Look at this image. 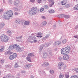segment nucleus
Here are the masks:
<instances>
[{"label": "nucleus", "instance_id": "052dcab7", "mask_svg": "<svg viewBox=\"0 0 78 78\" xmlns=\"http://www.w3.org/2000/svg\"><path fill=\"white\" fill-rule=\"evenodd\" d=\"M6 0H3V3H6Z\"/></svg>", "mask_w": 78, "mask_h": 78}, {"label": "nucleus", "instance_id": "e433bc0d", "mask_svg": "<svg viewBox=\"0 0 78 78\" xmlns=\"http://www.w3.org/2000/svg\"><path fill=\"white\" fill-rule=\"evenodd\" d=\"M6 33L7 34H11L12 33V32L10 30H8Z\"/></svg>", "mask_w": 78, "mask_h": 78}, {"label": "nucleus", "instance_id": "49530a36", "mask_svg": "<svg viewBox=\"0 0 78 78\" xmlns=\"http://www.w3.org/2000/svg\"><path fill=\"white\" fill-rule=\"evenodd\" d=\"M42 49H43V47L42 46H41L40 47L39 50H40V51L42 50Z\"/></svg>", "mask_w": 78, "mask_h": 78}, {"label": "nucleus", "instance_id": "e2e57ef3", "mask_svg": "<svg viewBox=\"0 0 78 78\" xmlns=\"http://www.w3.org/2000/svg\"><path fill=\"white\" fill-rule=\"evenodd\" d=\"M15 14L16 16H17V15H18V13H17V12H15Z\"/></svg>", "mask_w": 78, "mask_h": 78}, {"label": "nucleus", "instance_id": "6ab92c4d", "mask_svg": "<svg viewBox=\"0 0 78 78\" xmlns=\"http://www.w3.org/2000/svg\"><path fill=\"white\" fill-rule=\"evenodd\" d=\"M48 12H49V13H50V14H52L53 13H55V10L51 9L49 10L48 11Z\"/></svg>", "mask_w": 78, "mask_h": 78}, {"label": "nucleus", "instance_id": "c756f323", "mask_svg": "<svg viewBox=\"0 0 78 78\" xmlns=\"http://www.w3.org/2000/svg\"><path fill=\"white\" fill-rule=\"evenodd\" d=\"M64 65L63 62H59L58 64V66H62Z\"/></svg>", "mask_w": 78, "mask_h": 78}, {"label": "nucleus", "instance_id": "f3484780", "mask_svg": "<svg viewBox=\"0 0 78 78\" xmlns=\"http://www.w3.org/2000/svg\"><path fill=\"white\" fill-rule=\"evenodd\" d=\"M15 22L18 24H20V20L19 19H16L15 20Z\"/></svg>", "mask_w": 78, "mask_h": 78}, {"label": "nucleus", "instance_id": "f704fd0d", "mask_svg": "<svg viewBox=\"0 0 78 78\" xmlns=\"http://www.w3.org/2000/svg\"><path fill=\"white\" fill-rule=\"evenodd\" d=\"M44 64L45 65V66H48L49 65V63L48 62H44Z\"/></svg>", "mask_w": 78, "mask_h": 78}, {"label": "nucleus", "instance_id": "774afa93", "mask_svg": "<svg viewBox=\"0 0 78 78\" xmlns=\"http://www.w3.org/2000/svg\"><path fill=\"white\" fill-rule=\"evenodd\" d=\"M53 28L55 29V28H56V26L55 25H54L53 26Z\"/></svg>", "mask_w": 78, "mask_h": 78}, {"label": "nucleus", "instance_id": "8fccbe9b", "mask_svg": "<svg viewBox=\"0 0 78 78\" xmlns=\"http://www.w3.org/2000/svg\"><path fill=\"white\" fill-rule=\"evenodd\" d=\"M5 55H8V51H6L4 53Z\"/></svg>", "mask_w": 78, "mask_h": 78}, {"label": "nucleus", "instance_id": "f257e3e1", "mask_svg": "<svg viewBox=\"0 0 78 78\" xmlns=\"http://www.w3.org/2000/svg\"><path fill=\"white\" fill-rule=\"evenodd\" d=\"M13 15V12L12 10H10L6 12L4 14V17L5 19L9 20L11 17H12Z\"/></svg>", "mask_w": 78, "mask_h": 78}, {"label": "nucleus", "instance_id": "9b49d317", "mask_svg": "<svg viewBox=\"0 0 78 78\" xmlns=\"http://www.w3.org/2000/svg\"><path fill=\"white\" fill-rule=\"evenodd\" d=\"M39 73L41 75H43V76H45L46 75L45 72L44 71H43L42 72H41V71H39Z\"/></svg>", "mask_w": 78, "mask_h": 78}, {"label": "nucleus", "instance_id": "dca6fc26", "mask_svg": "<svg viewBox=\"0 0 78 78\" xmlns=\"http://www.w3.org/2000/svg\"><path fill=\"white\" fill-rule=\"evenodd\" d=\"M42 33L39 32L38 33V34H37V35L38 36H37V37H42Z\"/></svg>", "mask_w": 78, "mask_h": 78}, {"label": "nucleus", "instance_id": "bf43d9fd", "mask_svg": "<svg viewBox=\"0 0 78 78\" xmlns=\"http://www.w3.org/2000/svg\"><path fill=\"white\" fill-rule=\"evenodd\" d=\"M3 11V9H1L0 10V13H1V12H2Z\"/></svg>", "mask_w": 78, "mask_h": 78}, {"label": "nucleus", "instance_id": "4c0bfd02", "mask_svg": "<svg viewBox=\"0 0 78 78\" xmlns=\"http://www.w3.org/2000/svg\"><path fill=\"white\" fill-rule=\"evenodd\" d=\"M22 36H21L19 37H16V39H19V40H20V39H22Z\"/></svg>", "mask_w": 78, "mask_h": 78}, {"label": "nucleus", "instance_id": "69168bd1", "mask_svg": "<svg viewBox=\"0 0 78 78\" xmlns=\"http://www.w3.org/2000/svg\"><path fill=\"white\" fill-rule=\"evenodd\" d=\"M41 18L42 19H45V17L44 16H41Z\"/></svg>", "mask_w": 78, "mask_h": 78}, {"label": "nucleus", "instance_id": "37998d69", "mask_svg": "<svg viewBox=\"0 0 78 78\" xmlns=\"http://www.w3.org/2000/svg\"><path fill=\"white\" fill-rule=\"evenodd\" d=\"M9 5H12V1L11 0H9Z\"/></svg>", "mask_w": 78, "mask_h": 78}, {"label": "nucleus", "instance_id": "f8f14e48", "mask_svg": "<svg viewBox=\"0 0 78 78\" xmlns=\"http://www.w3.org/2000/svg\"><path fill=\"white\" fill-rule=\"evenodd\" d=\"M48 55L47 53H44L43 55V59H47Z\"/></svg>", "mask_w": 78, "mask_h": 78}, {"label": "nucleus", "instance_id": "79ce46f5", "mask_svg": "<svg viewBox=\"0 0 78 78\" xmlns=\"http://www.w3.org/2000/svg\"><path fill=\"white\" fill-rule=\"evenodd\" d=\"M65 17L66 19H67L70 18V16L69 15H65Z\"/></svg>", "mask_w": 78, "mask_h": 78}, {"label": "nucleus", "instance_id": "473e14b6", "mask_svg": "<svg viewBox=\"0 0 78 78\" xmlns=\"http://www.w3.org/2000/svg\"><path fill=\"white\" fill-rule=\"evenodd\" d=\"M64 15L60 14L58 16V17H59V18H62L64 17Z\"/></svg>", "mask_w": 78, "mask_h": 78}, {"label": "nucleus", "instance_id": "4be33fe9", "mask_svg": "<svg viewBox=\"0 0 78 78\" xmlns=\"http://www.w3.org/2000/svg\"><path fill=\"white\" fill-rule=\"evenodd\" d=\"M65 78H69V73H68L67 74L65 75Z\"/></svg>", "mask_w": 78, "mask_h": 78}, {"label": "nucleus", "instance_id": "423d86ee", "mask_svg": "<svg viewBox=\"0 0 78 78\" xmlns=\"http://www.w3.org/2000/svg\"><path fill=\"white\" fill-rule=\"evenodd\" d=\"M49 2L50 3L49 6L50 7H51L54 5V3H55V1L53 0H49Z\"/></svg>", "mask_w": 78, "mask_h": 78}, {"label": "nucleus", "instance_id": "4468645a", "mask_svg": "<svg viewBox=\"0 0 78 78\" xmlns=\"http://www.w3.org/2000/svg\"><path fill=\"white\" fill-rule=\"evenodd\" d=\"M30 38L31 39H32V40H34V42H37V40H34L36 39V37H32V36H31V37H30Z\"/></svg>", "mask_w": 78, "mask_h": 78}, {"label": "nucleus", "instance_id": "1a4fd4ad", "mask_svg": "<svg viewBox=\"0 0 78 78\" xmlns=\"http://www.w3.org/2000/svg\"><path fill=\"white\" fill-rule=\"evenodd\" d=\"M51 44V41H50L46 43L44 45V47H48L50 46Z\"/></svg>", "mask_w": 78, "mask_h": 78}, {"label": "nucleus", "instance_id": "7ed1b4c3", "mask_svg": "<svg viewBox=\"0 0 78 78\" xmlns=\"http://www.w3.org/2000/svg\"><path fill=\"white\" fill-rule=\"evenodd\" d=\"M37 8L34 7L30 10L29 13L32 16H34V15L37 14Z\"/></svg>", "mask_w": 78, "mask_h": 78}, {"label": "nucleus", "instance_id": "c03bdc74", "mask_svg": "<svg viewBox=\"0 0 78 78\" xmlns=\"http://www.w3.org/2000/svg\"><path fill=\"white\" fill-rule=\"evenodd\" d=\"M44 9V8H41L40 9V12H42V11H43V10Z\"/></svg>", "mask_w": 78, "mask_h": 78}, {"label": "nucleus", "instance_id": "39448f33", "mask_svg": "<svg viewBox=\"0 0 78 78\" xmlns=\"http://www.w3.org/2000/svg\"><path fill=\"white\" fill-rule=\"evenodd\" d=\"M17 56V54L14 53L12 55H11L9 56V59H11V60H12V59H14L15 58H16Z\"/></svg>", "mask_w": 78, "mask_h": 78}, {"label": "nucleus", "instance_id": "2eb2a0df", "mask_svg": "<svg viewBox=\"0 0 78 78\" xmlns=\"http://www.w3.org/2000/svg\"><path fill=\"white\" fill-rule=\"evenodd\" d=\"M24 25H30V21H26L24 22Z\"/></svg>", "mask_w": 78, "mask_h": 78}, {"label": "nucleus", "instance_id": "cd10ccee", "mask_svg": "<svg viewBox=\"0 0 78 78\" xmlns=\"http://www.w3.org/2000/svg\"><path fill=\"white\" fill-rule=\"evenodd\" d=\"M27 60H28V61H29V62H31V59L30 57H29V56H27Z\"/></svg>", "mask_w": 78, "mask_h": 78}, {"label": "nucleus", "instance_id": "de8ad7c7", "mask_svg": "<svg viewBox=\"0 0 78 78\" xmlns=\"http://www.w3.org/2000/svg\"><path fill=\"white\" fill-rule=\"evenodd\" d=\"M44 7L45 8V9H48V5H44Z\"/></svg>", "mask_w": 78, "mask_h": 78}, {"label": "nucleus", "instance_id": "b1692460", "mask_svg": "<svg viewBox=\"0 0 78 78\" xmlns=\"http://www.w3.org/2000/svg\"><path fill=\"white\" fill-rule=\"evenodd\" d=\"M50 37V35L48 34L45 37H44L43 38V39L44 40H45L46 39H47V38H48Z\"/></svg>", "mask_w": 78, "mask_h": 78}, {"label": "nucleus", "instance_id": "20e7f679", "mask_svg": "<svg viewBox=\"0 0 78 78\" xmlns=\"http://www.w3.org/2000/svg\"><path fill=\"white\" fill-rule=\"evenodd\" d=\"M0 39L2 42H8L9 41V37L4 34H2L0 37Z\"/></svg>", "mask_w": 78, "mask_h": 78}, {"label": "nucleus", "instance_id": "a19ab883", "mask_svg": "<svg viewBox=\"0 0 78 78\" xmlns=\"http://www.w3.org/2000/svg\"><path fill=\"white\" fill-rule=\"evenodd\" d=\"M66 42H67V40L66 39L62 41V44H66Z\"/></svg>", "mask_w": 78, "mask_h": 78}, {"label": "nucleus", "instance_id": "5701e85b", "mask_svg": "<svg viewBox=\"0 0 78 78\" xmlns=\"http://www.w3.org/2000/svg\"><path fill=\"white\" fill-rule=\"evenodd\" d=\"M73 8L74 10H78V4L75 5Z\"/></svg>", "mask_w": 78, "mask_h": 78}, {"label": "nucleus", "instance_id": "864d4df0", "mask_svg": "<svg viewBox=\"0 0 78 78\" xmlns=\"http://www.w3.org/2000/svg\"><path fill=\"white\" fill-rule=\"evenodd\" d=\"M42 0H37V2L38 3H41L42 2Z\"/></svg>", "mask_w": 78, "mask_h": 78}, {"label": "nucleus", "instance_id": "a878e982", "mask_svg": "<svg viewBox=\"0 0 78 78\" xmlns=\"http://www.w3.org/2000/svg\"><path fill=\"white\" fill-rule=\"evenodd\" d=\"M0 27L1 28H3L5 27V23H2L0 24Z\"/></svg>", "mask_w": 78, "mask_h": 78}, {"label": "nucleus", "instance_id": "338daca9", "mask_svg": "<svg viewBox=\"0 0 78 78\" xmlns=\"http://www.w3.org/2000/svg\"><path fill=\"white\" fill-rule=\"evenodd\" d=\"M21 73H25V71L24 70L22 71H21Z\"/></svg>", "mask_w": 78, "mask_h": 78}, {"label": "nucleus", "instance_id": "aec40b11", "mask_svg": "<svg viewBox=\"0 0 78 78\" xmlns=\"http://www.w3.org/2000/svg\"><path fill=\"white\" fill-rule=\"evenodd\" d=\"M16 50H17V51H20V50H21V48H20L19 47V46H17L16 48Z\"/></svg>", "mask_w": 78, "mask_h": 78}, {"label": "nucleus", "instance_id": "f03ea898", "mask_svg": "<svg viewBox=\"0 0 78 78\" xmlns=\"http://www.w3.org/2000/svg\"><path fill=\"white\" fill-rule=\"evenodd\" d=\"M70 51V48L69 47H67L62 48L61 50V53L62 55H68Z\"/></svg>", "mask_w": 78, "mask_h": 78}, {"label": "nucleus", "instance_id": "c85d7f7f", "mask_svg": "<svg viewBox=\"0 0 78 78\" xmlns=\"http://www.w3.org/2000/svg\"><path fill=\"white\" fill-rule=\"evenodd\" d=\"M78 78V76H77L76 75H72V76H71L70 78Z\"/></svg>", "mask_w": 78, "mask_h": 78}, {"label": "nucleus", "instance_id": "680f3d73", "mask_svg": "<svg viewBox=\"0 0 78 78\" xmlns=\"http://www.w3.org/2000/svg\"><path fill=\"white\" fill-rule=\"evenodd\" d=\"M51 23H52V21H51L48 23V24H49V25H50V24H51Z\"/></svg>", "mask_w": 78, "mask_h": 78}, {"label": "nucleus", "instance_id": "5fc2aeb1", "mask_svg": "<svg viewBox=\"0 0 78 78\" xmlns=\"http://www.w3.org/2000/svg\"><path fill=\"white\" fill-rule=\"evenodd\" d=\"M58 59L60 61H61L62 59V58L61 57H60L58 58Z\"/></svg>", "mask_w": 78, "mask_h": 78}, {"label": "nucleus", "instance_id": "603ef678", "mask_svg": "<svg viewBox=\"0 0 78 78\" xmlns=\"http://www.w3.org/2000/svg\"><path fill=\"white\" fill-rule=\"evenodd\" d=\"M42 23H43L44 25L45 26L46 24H47V22L46 21H44V22H43Z\"/></svg>", "mask_w": 78, "mask_h": 78}, {"label": "nucleus", "instance_id": "9d476101", "mask_svg": "<svg viewBox=\"0 0 78 78\" xmlns=\"http://www.w3.org/2000/svg\"><path fill=\"white\" fill-rule=\"evenodd\" d=\"M20 3V2L19 1H16L14 2V4L15 6H19V4Z\"/></svg>", "mask_w": 78, "mask_h": 78}, {"label": "nucleus", "instance_id": "6e6552de", "mask_svg": "<svg viewBox=\"0 0 78 78\" xmlns=\"http://www.w3.org/2000/svg\"><path fill=\"white\" fill-rule=\"evenodd\" d=\"M31 67V65L28 64L24 66V68H25V69H30Z\"/></svg>", "mask_w": 78, "mask_h": 78}, {"label": "nucleus", "instance_id": "a18cd8bd", "mask_svg": "<svg viewBox=\"0 0 78 78\" xmlns=\"http://www.w3.org/2000/svg\"><path fill=\"white\" fill-rule=\"evenodd\" d=\"M50 72V73L51 74H52V73H54V71L53 70H51Z\"/></svg>", "mask_w": 78, "mask_h": 78}, {"label": "nucleus", "instance_id": "0e129e2a", "mask_svg": "<svg viewBox=\"0 0 78 78\" xmlns=\"http://www.w3.org/2000/svg\"><path fill=\"white\" fill-rule=\"evenodd\" d=\"M58 69H60V70H61V66H58Z\"/></svg>", "mask_w": 78, "mask_h": 78}, {"label": "nucleus", "instance_id": "ea45409f", "mask_svg": "<svg viewBox=\"0 0 78 78\" xmlns=\"http://www.w3.org/2000/svg\"><path fill=\"white\" fill-rule=\"evenodd\" d=\"M14 67L15 68H17V67H19V66H18L17 63L15 64Z\"/></svg>", "mask_w": 78, "mask_h": 78}, {"label": "nucleus", "instance_id": "bb28decb", "mask_svg": "<svg viewBox=\"0 0 78 78\" xmlns=\"http://www.w3.org/2000/svg\"><path fill=\"white\" fill-rule=\"evenodd\" d=\"M12 46V47H13V49H14V48L16 49V48H17V45L16 44H15Z\"/></svg>", "mask_w": 78, "mask_h": 78}, {"label": "nucleus", "instance_id": "2f4dec72", "mask_svg": "<svg viewBox=\"0 0 78 78\" xmlns=\"http://www.w3.org/2000/svg\"><path fill=\"white\" fill-rule=\"evenodd\" d=\"M28 56L30 57H30H32V56H34V54H33V53H30L28 55Z\"/></svg>", "mask_w": 78, "mask_h": 78}, {"label": "nucleus", "instance_id": "09e8293b", "mask_svg": "<svg viewBox=\"0 0 78 78\" xmlns=\"http://www.w3.org/2000/svg\"><path fill=\"white\" fill-rule=\"evenodd\" d=\"M8 55H11V54H12V52L8 51Z\"/></svg>", "mask_w": 78, "mask_h": 78}, {"label": "nucleus", "instance_id": "13d9d810", "mask_svg": "<svg viewBox=\"0 0 78 78\" xmlns=\"http://www.w3.org/2000/svg\"><path fill=\"white\" fill-rule=\"evenodd\" d=\"M74 37H75V38H76V39H78V36H74Z\"/></svg>", "mask_w": 78, "mask_h": 78}, {"label": "nucleus", "instance_id": "58836bf2", "mask_svg": "<svg viewBox=\"0 0 78 78\" xmlns=\"http://www.w3.org/2000/svg\"><path fill=\"white\" fill-rule=\"evenodd\" d=\"M13 10H14V11H19V10H18V9L16 7H14L13 8Z\"/></svg>", "mask_w": 78, "mask_h": 78}, {"label": "nucleus", "instance_id": "412c9836", "mask_svg": "<svg viewBox=\"0 0 78 78\" xmlns=\"http://www.w3.org/2000/svg\"><path fill=\"white\" fill-rule=\"evenodd\" d=\"M64 75L62 73L59 75V78H64Z\"/></svg>", "mask_w": 78, "mask_h": 78}, {"label": "nucleus", "instance_id": "7c9ffc66", "mask_svg": "<svg viewBox=\"0 0 78 78\" xmlns=\"http://www.w3.org/2000/svg\"><path fill=\"white\" fill-rule=\"evenodd\" d=\"M61 4L62 5H65V4H66V1H62Z\"/></svg>", "mask_w": 78, "mask_h": 78}, {"label": "nucleus", "instance_id": "393cba45", "mask_svg": "<svg viewBox=\"0 0 78 78\" xmlns=\"http://www.w3.org/2000/svg\"><path fill=\"white\" fill-rule=\"evenodd\" d=\"M13 49V48L12 47V46H9L8 50L9 51H11V50H12Z\"/></svg>", "mask_w": 78, "mask_h": 78}, {"label": "nucleus", "instance_id": "0eeeda50", "mask_svg": "<svg viewBox=\"0 0 78 78\" xmlns=\"http://www.w3.org/2000/svg\"><path fill=\"white\" fill-rule=\"evenodd\" d=\"M69 55H64L63 56V59L65 61H67V60H68L69 59Z\"/></svg>", "mask_w": 78, "mask_h": 78}, {"label": "nucleus", "instance_id": "72a5a7b5", "mask_svg": "<svg viewBox=\"0 0 78 78\" xmlns=\"http://www.w3.org/2000/svg\"><path fill=\"white\" fill-rule=\"evenodd\" d=\"M70 5L69 4H66V5H65V8H69L70 6Z\"/></svg>", "mask_w": 78, "mask_h": 78}, {"label": "nucleus", "instance_id": "c9c22d12", "mask_svg": "<svg viewBox=\"0 0 78 78\" xmlns=\"http://www.w3.org/2000/svg\"><path fill=\"white\" fill-rule=\"evenodd\" d=\"M0 62H1L2 64H3L5 62V60H3L2 59H0Z\"/></svg>", "mask_w": 78, "mask_h": 78}, {"label": "nucleus", "instance_id": "4d7b16f0", "mask_svg": "<svg viewBox=\"0 0 78 78\" xmlns=\"http://www.w3.org/2000/svg\"><path fill=\"white\" fill-rule=\"evenodd\" d=\"M30 0L31 3H34V1H35V0Z\"/></svg>", "mask_w": 78, "mask_h": 78}, {"label": "nucleus", "instance_id": "a211bd4d", "mask_svg": "<svg viewBox=\"0 0 78 78\" xmlns=\"http://www.w3.org/2000/svg\"><path fill=\"white\" fill-rule=\"evenodd\" d=\"M4 50H5V47L2 46H1V48L0 49V52H2Z\"/></svg>", "mask_w": 78, "mask_h": 78}, {"label": "nucleus", "instance_id": "6e6d98bb", "mask_svg": "<svg viewBox=\"0 0 78 78\" xmlns=\"http://www.w3.org/2000/svg\"><path fill=\"white\" fill-rule=\"evenodd\" d=\"M45 26L44 25V24L42 23L41 24V27H44Z\"/></svg>", "mask_w": 78, "mask_h": 78}, {"label": "nucleus", "instance_id": "ddd939ff", "mask_svg": "<svg viewBox=\"0 0 78 78\" xmlns=\"http://www.w3.org/2000/svg\"><path fill=\"white\" fill-rule=\"evenodd\" d=\"M61 41H55L54 43V45H58L61 44Z\"/></svg>", "mask_w": 78, "mask_h": 78}, {"label": "nucleus", "instance_id": "3c124183", "mask_svg": "<svg viewBox=\"0 0 78 78\" xmlns=\"http://www.w3.org/2000/svg\"><path fill=\"white\" fill-rule=\"evenodd\" d=\"M75 72L76 73H78V68H76L75 70Z\"/></svg>", "mask_w": 78, "mask_h": 78}]
</instances>
